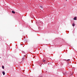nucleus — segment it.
<instances>
[{"label": "nucleus", "instance_id": "nucleus-8", "mask_svg": "<svg viewBox=\"0 0 77 77\" xmlns=\"http://www.w3.org/2000/svg\"><path fill=\"white\" fill-rule=\"evenodd\" d=\"M2 68L3 69H4V66H2Z\"/></svg>", "mask_w": 77, "mask_h": 77}, {"label": "nucleus", "instance_id": "nucleus-4", "mask_svg": "<svg viewBox=\"0 0 77 77\" xmlns=\"http://www.w3.org/2000/svg\"><path fill=\"white\" fill-rule=\"evenodd\" d=\"M2 74H3V75H5V72H3Z\"/></svg>", "mask_w": 77, "mask_h": 77}, {"label": "nucleus", "instance_id": "nucleus-7", "mask_svg": "<svg viewBox=\"0 0 77 77\" xmlns=\"http://www.w3.org/2000/svg\"><path fill=\"white\" fill-rule=\"evenodd\" d=\"M42 9V6H40V9Z\"/></svg>", "mask_w": 77, "mask_h": 77}, {"label": "nucleus", "instance_id": "nucleus-10", "mask_svg": "<svg viewBox=\"0 0 77 77\" xmlns=\"http://www.w3.org/2000/svg\"><path fill=\"white\" fill-rule=\"evenodd\" d=\"M39 77H42V76Z\"/></svg>", "mask_w": 77, "mask_h": 77}, {"label": "nucleus", "instance_id": "nucleus-3", "mask_svg": "<svg viewBox=\"0 0 77 77\" xmlns=\"http://www.w3.org/2000/svg\"><path fill=\"white\" fill-rule=\"evenodd\" d=\"M77 18H76V17H75L73 19L74 20H76V19Z\"/></svg>", "mask_w": 77, "mask_h": 77}, {"label": "nucleus", "instance_id": "nucleus-6", "mask_svg": "<svg viewBox=\"0 0 77 77\" xmlns=\"http://www.w3.org/2000/svg\"><path fill=\"white\" fill-rule=\"evenodd\" d=\"M72 26H75V24L74 23H73L72 24Z\"/></svg>", "mask_w": 77, "mask_h": 77}, {"label": "nucleus", "instance_id": "nucleus-9", "mask_svg": "<svg viewBox=\"0 0 77 77\" xmlns=\"http://www.w3.org/2000/svg\"><path fill=\"white\" fill-rule=\"evenodd\" d=\"M69 60H69V59H68V60H67V61H69Z\"/></svg>", "mask_w": 77, "mask_h": 77}, {"label": "nucleus", "instance_id": "nucleus-11", "mask_svg": "<svg viewBox=\"0 0 77 77\" xmlns=\"http://www.w3.org/2000/svg\"><path fill=\"white\" fill-rule=\"evenodd\" d=\"M24 56H26L24 55Z\"/></svg>", "mask_w": 77, "mask_h": 77}, {"label": "nucleus", "instance_id": "nucleus-2", "mask_svg": "<svg viewBox=\"0 0 77 77\" xmlns=\"http://www.w3.org/2000/svg\"><path fill=\"white\" fill-rule=\"evenodd\" d=\"M12 14H15V11H12Z\"/></svg>", "mask_w": 77, "mask_h": 77}, {"label": "nucleus", "instance_id": "nucleus-1", "mask_svg": "<svg viewBox=\"0 0 77 77\" xmlns=\"http://www.w3.org/2000/svg\"><path fill=\"white\" fill-rule=\"evenodd\" d=\"M43 62H46V60H45V58L43 60Z\"/></svg>", "mask_w": 77, "mask_h": 77}, {"label": "nucleus", "instance_id": "nucleus-5", "mask_svg": "<svg viewBox=\"0 0 77 77\" xmlns=\"http://www.w3.org/2000/svg\"><path fill=\"white\" fill-rule=\"evenodd\" d=\"M69 65H70V64H69V63H67V66H69Z\"/></svg>", "mask_w": 77, "mask_h": 77}]
</instances>
